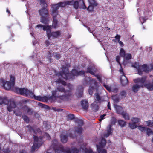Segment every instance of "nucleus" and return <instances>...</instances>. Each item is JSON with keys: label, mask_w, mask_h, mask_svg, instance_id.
I'll return each instance as SVG.
<instances>
[{"label": "nucleus", "mask_w": 153, "mask_h": 153, "mask_svg": "<svg viewBox=\"0 0 153 153\" xmlns=\"http://www.w3.org/2000/svg\"><path fill=\"white\" fill-rule=\"evenodd\" d=\"M103 86L109 92H111V87L108 85H105V84H103Z\"/></svg>", "instance_id": "obj_45"}, {"label": "nucleus", "mask_w": 153, "mask_h": 153, "mask_svg": "<svg viewBox=\"0 0 153 153\" xmlns=\"http://www.w3.org/2000/svg\"><path fill=\"white\" fill-rule=\"evenodd\" d=\"M10 80L11 82V83H13V85H14L15 83V78L14 76L11 75L10 77Z\"/></svg>", "instance_id": "obj_50"}, {"label": "nucleus", "mask_w": 153, "mask_h": 153, "mask_svg": "<svg viewBox=\"0 0 153 153\" xmlns=\"http://www.w3.org/2000/svg\"><path fill=\"white\" fill-rule=\"evenodd\" d=\"M99 153H107V152L105 150H103L102 151H99Z\"/></svg>", "instance_id": "obj_57"}, {"label": "nucleus", "mask_w": 153, "mask_h": 153, "mask_svg": "<svg viewBox=\"0 0 153 153\" xmlns=\"http://www.w3.org/2000/svg\"><path fill=\"white\" fill-rule=\"evenodd\" d=\"M39 13L41 16V22L44 24H47L48 20L47 17L48 15V10L45 8H43L39 10Z\"/></svg>", "instance_id": "obj_9"}, {"label": "nucleus", "mask_w": 153, "mask_h": 153, "mask_svg": "<svg viewBox=\"0 0 153 153\" xmlns=\"http://www.w3.org/2000/svg\"><path fill=\"white\" fill-rule=\"evenodd\" d=\"M82 128L81 126H79L76 129L75 131H74L72 129H70L68 131V135L70 137L74 138L76 137V133L80 134L82 133Z\"/></svg>", "instance_id": "obj_13"}, {"label": "nucleus", "mask_w": 153, "mask_h": 153, "mask_svg": "<svg viewBox=\"0 0 153 153\" xmlns=\"http://www.w3.org/2000/svg\"><path fill=\"white\" fill-rule=\"evenodd\" d=\"M120 57L119 56H117L116 58V61L118 63H119V64L120 65V69H121V68L122 69V67H121V64L120 63V62H119V60H120Z\"/></svg>", "instance_id": "obj_51"}, {"label": "nucleus", "mask_w": 153, "mask_h": 153, "mask_svg": "<svg viewBox=\"0 0 153 153\" xmlns=\"http://www.w3.org/2000/svg\"><path fill=\"white\" fill-rule=\"evenodd\" d=\"M146 131L147 135L148 136L153 134V132L150 129L147 128Z\"/></svg>", "instance_id": "obj_40"}, {"label": "nucleus", "mask_w": 153, "mask_h": 153, "mask_svg": "<svg viewBox=\"0 0 153 153\" xmlns=\"http://www.w3.org/2000/svg\"><path fill=\"white\" fill-rule=\"evenodd\" d=\"M131 121L135 124L139 123L140 122V119L137 117H133L131 119Z\"/></svg>", "instance_id": "obj_31"}, {"label": "nucleus", "mask_w": 153, "mask_h": 153, "mask_svg": "<svg viewBox=\"0 0 153 153\" xmlns=\"http://www.w3.org/2000/svg\"><path fill=\"white\" fill-rule=\"evenodd\" d=\"M97 70L96 68L94 65H90L88 68L86 72L90 73L91 74L96 77L99 81L101 83H102L101 76L100 74H95Z\"/></svg>", "instance_id": "obj_11"}, {"label": "nucleus", "mask_w": 153, "mask_h": 153, "mask_svg": "<svg viewBox=\"0 0 153 153\" xmlns=\"http://www.w3.org/2000/svg\"><path fill=\"white\" fill-rule=\"evenodd\" d=\"M88 30L91 33H92L94 31L93 30H91L90 28H88Z\"/></svg>", "instance_id": "obj_62"}, {"label": "nucleus", "mask_w": 153, "mask_h": 153, "mask_svg": "<svg viewBox=\"0 0 153 153\" xmlns=\"http://www.w3.org/2000/svg\"><path fill=\"white\" fill-rule=\"evenodd\" d=\"M84 83L86 84L89 83L91 84L88 90V92L90 95H92L94 89L96 88L97 87V82L95 80L93 79L91 80L89 77H86L85 78Z\"/></svg>", "instance_id": "obj_7"}, {"label": "nucleus", "mask_w": 153, "mask_h": 153, "mask_svg": "<svg viewBox=\"0 0 153 153\" xmlns=\"http://www.w3.org/2000/svg\"><path fill=\"white\" fill-rule=\"evenodd\" d=\"M120 72L122 74L120 78V80L122 85L124 86L126 85L128 82V80L126 76H124L123 69H120Z\"/></svg>", "instance_id": "obj_16"}, {"label": "nucleus", "mask_w": 153, "mask_h": 153, "mask_svg": "<svg viewBox=\"0 0 153 153\" xmlns=\"http://www.w3.org/2000/svg\"><path fill=\"white\" fill-rule=\"evenodd\" d=\"M48 122L45 121L43 123V125L46 128V129L50 127V125L48 124Z\"/></svg>", "instance_id": "obj_48"}, {"label": "nucleus", "mask_w": 153, "mask_h": 153, "mask_svg": "<svg viewBox=\"0 0 153 153\" xmlns=\"http://www.w3.org/2000/svg\"><path fill=\"white\" fill-rule=\"evenodd\" d=\"M132 67L137 69L138 74L142 75L143 74L142 69L146 72H148L151 69L153 70V63L148 65L144 64L141 66L138 62H135L132 65Z\"/></svg>", "instance_id": "obj_4"}, {"label": "nucleus", "mask_w": 153, "mask_h": 153, "mask_svg": "<svg viewBox=\"0 0 153 153\" xmlns=\"http://www.w3.org/2000/svg\"><path fill=\"white\" fill-rule=\"evenodd\" d=\"M116 119L114 117H112L111 119V125H114L116 123Z\"/></svg>", "instance_id": "obj_49"}, {"label": "nucleus", "mask_w": 153, "mask_h": 153, "mask_svg": "<svg viewBox=\"0 0 153 153\" xmlns=\"http://www.w3.org/2000/svg\"><path fill=\"white\" fill-rule=\"evenodd\" d=\"M10 150L9 148H7L4 149V152L5 153H9L10 152Z\"/></svg>", "instance_id": "obj_54"}, {"label": "nucleus", "mask_w": 153, "mask_h": 153, "mask_svg": "<svg viewBox=\"0 0 153 153\" xmlns=\"http://www.w3.org/2000/svg\"><path fill=\"white\" fill-rule=\"evenodd\" d=\"M147 19H145L143 17L141 16V15H140V20L142 24H143L144 22V21H145Z\"/></svg>", "instance_id": "obj_44"}, {"label": "nucleus", "mask_w": 153, "mask_h": 153, "mask_svg": "<svg viewBox=\"0 0 153 153\" xmlns=\"http://www.w3.org/2000/svg\"><path fill=\"white\" fill-rule=\"evenodd\" d=\"M132 57L131 55L129 53H126L125 56L123 57L124 59V61L123 64L125 65L126 63L125 62V60H128L131 59Z\"/></svg>", "instance_id": "obj_30"}, {"label": "nucleus", "mask_w": 153, "mask_h": 153, "mask_svg": "<svg viewBox=\"0 0 153 153\" xmlns=\"http://www.w3.org/2000/svg\"><path fill=\"white\" fill-rule=\"evenodd\" d=\"M44 137H46L47 139H49L50 138V135L49 134L47 133H45L44 135Z\"/></svg>", "instance_id": "obj_53"}, {"label": "nucleus", "mask_w": 153, "mask_h": 153, "mask_svg": "<svg viewBox=\"0 0 153 153\" xmlns=\"http://www.w3.org/2000/svg\"><path fill=\"white\" fill-rule=\"evenodd\" d=\"M40 4L42 7L43 8L46 7L47 6V5L44 0H41L40 1Z\"/></svg>", "instance_id": "obj_36"}, {"label": "nucleus", "mask_w": 153, "mask_h": 153, "mask_svg": "<svg viewBox=\"0 0 153 153\" xmlns=\"http://www.w3.org/2000/svg\"><path fill=\"white\" fill-rule=\"evenodd\" d=\"M0 83L4 87V89L6 90H9L11 87H13V83H11L10 82L6 81L3 79L1 80Z\"/></svg>", "instance_id": "obj_15"}, {"label": "nucleus", "mask_w": 153, "mask_h": 153, "mask_svg": "<svg viewBox=\"0 0 153 153\" xmlns=\"http://www.w3.org/2000/svg\"><path fill=\"white\" fill-rule=\"evenodd\" d=\"M140 79V78H137L134 80V81L135 83H137L134 85L132 87V89L133 91L134 92H137L139 90L140 88L143 87V86H141V84L139 82H135L136 80L137 79Z\"/></svg>", "instance_id": "obj_21"}, {"label": "nucleus", "mask_w": 153, "mask_h": 153, "mask_svg": "<svg viewBox=\"0 0 153 153\" xmlns=\"http://www.w3.org/2000/svg\"><path fill=\"white\" fill-rule=\"evenodd\" d=\"M81 104L83 108L86 110L88 108V102L86 100H83L81 102Z\"/></svg>", "instance_id": "obj_25"}, {"label": "nucleus", "mask_w": 153, "mask_h": 153, "mask_svg": "<svg viewBox=\"0 0 153 153\" xmlns=\"http://www.w3.org/2000/svg\"><path fill=\"white\" fill-rule=\"evenodd\" d=\"M4 103L7 105V109L9 112L12 111L13 109L15 108L16 106V105L14 101L10 100L8 101L6 99L0 96V105Z\"/></svg>", "instance_id": "obj_6"}, {"label": "nucleus", "mask_w": 153, "mask_h": 153, "mask_svg": "<svg viewBox=\"0 0 153 153\" xmlns=\"http://www.w3.org/2000/svg\"><path fill=\"white\" fill-rule=\"evenodd\" d=\"M45 44L47 46H48L50 45V42L48 40L45 41Z\"/></svg>", "instance_id": "obj_56"}, {"label": "nucleus", "mask_w": 153, "mask_h": 153, "mask_svg": "<svg viewBox=\"0 0 153 153\" xmlns=\"http://www.w3.org/2000/svg\"><path fill=\"white\" fill-rule=\"evenodd\" d=\"M53 17V27L54 28H56L57 27L58 24V21L57 19L56 18V16H56H53L52 15Z\"/></svg>", "instance_id": "obj_32"}, {"label": "nucleus", "mask_w": 153, "mask_h": 153, "mask_svg": "<svg viewBox=\"0 0 153 153\" xmlns=\"http://www.w3.org/2000/svg\"><path fill=\"white\" fill-rule=\"evenodd\" d=\"M63 134H62L61 135L60 138L62 142L64 143H66L67 141V137L65 135H64V134H67V131H64L63 132Z\"/></svg>", "instance_id": "obj_24"}, {"label": "nucleus", "mask_w": 153, "mask_h": 153, "mask_svg": "<svg viewBox=\"0 0 153 153\" xmlns=\"http://www.w3.org/2000/svg\"><path fill=\"white\" fill-rule=\"evenodd\" d=\"M47 54V55L46 58L48 59L49 61L50 62H51V56H54L57 59H59L60 57L59 54L56 53H54L53 52V53H52L50 51H48Z\"/></svg>", "instance_id": "obj_18"}, {"label": "nucleus", "mask_w": 153, "mask_h": 153, "mask_svg": "<svg viewBox=\"0 0 153 153\" xmlns=\"http://www.w3.org/2000/svg\"><path fill=\"white\" fill-rule=\"evenodd\" d=\"M37 43V41L36 40H35L34 41H33V45H34L35 44H36Z\"/></svg>", "instance_id": "obj_59"}, {"label": "nucleus", "mask_w": 153, "mask_h": 153, "mask_svg": "<svg viewBox=\"0 0 153 153\" xmlns=\"http://www.w3.org/2000/svg\"><path fill=\"white\" fill-rule=\"evenodd\" d=\"M117 112L120 114H121L123 112V110L122 107L121 106L116 105L115 106Z\"/></svg>", "instance_id": "obj_28"}, {"label": "nucleus", "mask_w": 153, "mask_h": 153, "mask_svg": "<svg viewBox=\"0 0 153 153\" xmlns=\"http://www.w3.org/2000/svg\"><path fill=\"white\" fill-rule=\"evenodd\" d=\"M83 88L80 86L78 87L76 92V94L78 97H81L83 94Z\"/></svg>", "instance_id": "obj_23"}, {"label": "nucleus", "mask_w": 153, "mask_h": 153, "mask_svg": "<svg viewBox=\"0 0 153 153\" xmlns=\"http://www.w3.org/2000/svg\"><path fill=\"white\" fill-rule=\"evenodd\" d=\"M22 118L27 123L29 122V118L27 116L25 115L22 116Z\"/></svg>", "instance_id": "obj_47"}, {"label": "nucleus", "mask_w": 153, "mask_h": 153, "mask_svg": "<svg viewBox=\"0 0 153 153\" xmlns=\"http://www.w3.org/2000/svg\"><path fill=\"white\" fill-rule=\"evenodd\" d=\"M147 128L146 127H143L140 126L138 127V128L142 132H144L146 131Z\"/></svg>", "instance_id": "obj_38"}, {"label": "nucleus", "mask_w": 153, "mask_h": 153, "mask_svg": "<svg viewBox=\"0 0 153 153\" xmlns=\"http://www.w3.org/2000/svg\"><path fill=\"white\" fill-rule=\"evenodd\" d=\"M20 153H27V152L25 150H23L20 151Z\"/></svg>", "instance_id": "obj_64"}, {"label": "nucleus", "mask_w": 153, "mask_h": 153, "mask_svg": "<svg viewBox=\"0 0 153 153\" xmlns=\"http://www.w3.org/2000/svg\"><path fill=\"white\" fill-rule=\"evenodd\" d=\"M23 109L25 112H26L28 114H31L32 113L33 110L32 109L29 108L26 106H24L23 107Z\"/></svg>", "instance_id": "obj_29"}, {"label": "nucleus", "mask_w": 153, "mask_h": 153, "mask_svg": "<svg viewBox=\"0 0 153 153\" xmlns=\"http://www.w3.org/2000/svg\"><path fill=\"white\" fill-rule=\"evenodd\" d=\"M27 127L29 131L30 132H33L35 134L39 133V134H40L41 133L40 132L41 131L40 129H37L36 130H34L33 129V128L30 125L27 126Z\"/></svg>", "instance_id": "obj_26"}, {"label": "nucleus", "mask_w": 153, "mask_h": 153, "mask_svg": "<svg viewBox=\"0 0 153 153\" xmlns=\"http://www.w3.org/2000/svg\"><path fill=\"white\" fill-rule=\"evenodd\" d=\"M53 110H55L56 111H60V109H57L56 108H53Z\"/></svg>", "instance_id": "obj_60"}, {"label": "nucleus", "mask_w": 153, "mask_h": 153, "mask_svg": "<svg viewBox=\"0 0 153 153\" xmlns=\"http://www.w3.org/2000/svg\"><path fill=\"white\" fill-rule=\"evenodd\" d=\"M82 143H83L81 139L80 140V142H79V143L80 146V149H77L75 148L72 147L71 148V151L70 150L71 152H72V153H82V151H84L82 146Z\"/></svg>", "instance_id": "obj_17"}, {"label": "nucleus", "mask_w": 153, "mask_h": 153, "mask_svg": "<svg viewBox=\"0 0 153 153\" xmlns=\"http://www.w3.org/2000/svg\"><path fill=\"white\" fill-rule=\"evenodd\" d=\"M70 66L69 64H67L65 66H63L61 72L57 73L54 70L53 71V73H52V74L56 75V78L58 77L56 82L62 84L65 87L62 86L57 87L56 89L52 91V96L48 97L44 96L42 97L40 96H36L34 94L33 91L25 88H19L16 87L15 91L18 94L34 98L40 101L45 102L49 100L52 102L60 103L62 101H68L72 96L73 94L71 91L73 89L74 86L69 84L66 85V82L63 81L62 79L72 80L74 78L75 76L84 75L85 74L84 71L79 72L76 69H73L71 73H69L68 68Z\"/></svg>", "instance_id": "obj_1"}, {"label": "nucleus", "mask_w": 153, "mask_h": 153, "mask_svg": "<svg viewBox=\"0 0 153 153\" xmlns=\"http://www.w3.org/2000/svg\"><path fill=\"white\" fill-rule=\"evenodd\" d=\"M36 27L38 28L39 27L43 28L44 30L46 31L47 37L49 39L51 37H53L54 38H56L59 37L61 35V32L59 31L51 33V29L52 27V26L51 25H43L39 24L37 25Z\"/></svg>", "instance_id": "obj_2"}, {"label": "nucleus", "mask_w": 153, "mask_h": 153, "mask_svg": "<svg viewBox=\"0 0 153 153\" xmlns=\"http://www.w3.org/2000/svg\"><path fill=\"white\" fill-rule=\"evenodd\" d=\"M152 49V48L151 47H149L147 48V51H151Z\"/></svg>", "instance_id": "obj_63"}, {"label": "nucleus", "mask_w": 153, "mask_h": 153, "mask_svg": "<svg viewBox=\"0 0 153 153\" xmlns=\"http://www.w3.org/2000/svg\"><path fill=\"white\" fill-rule=\"evenodd\" d=\"M146 79V77L144 76L141 79H138L135 81L136 82H139L141 84V86L146 87L149 91L153 90V80L151 83L145 84V82Z\"/></svg>", "instance_id": "obj_8"}, {"label": "nucleus", "mask_w": 153, "mask_h": 153, "mask_svg": "<svg viewBox=\"0 0 153 153\" xmlns=\"http://www.w3.org/2000/svg\"><path fill=\"white\" fill-rule=\"evenodd\" d=\"M34 143L31 148V150L33 151L39 148L43 143L42 138L41 137L38 138L34 135Z\"/></svg>", "instance_id": "obj_10"}, {"label": "nucleus", "mask_w": 153, "mask_h": 153, "mask_svg": "<svg viewBox=\"0 0 153 153\" xmlns=\"http://www.w3.org/2000/svg\"><path fill=\"white\" fill-rule=\"evenodd\" d=\"M14 113L17 116H21L22 114V113L20 110L17 109L14 110Z\"/></svg>", "instance_id": "obj_39"}, {"label": "nucleus", "mask_w": 153, "mask_h": 153, "mask_svg": "<svg viewBox=\"0 0 153 153\" xmlns=\"http://www.w3.org/2000/svg\"><path fill=\"white\" fill-rule=\"evenodd\" d=\"M112 99L115 102H117L119 101V98L117 97L116 95L112 96Z\"/></svg>", "instance_id": "obj_42"}, {"label": "nucleus", "mask_w": 153, "mask_h": 153, "mask_svg": "<svg viewBox=\"0 0 153 153\" xmlns=\"http://www.w3.org/2000/svg\"><path fill=\"white\" fill-rule=\"evenodd\" d=\"M71 1H73V2L72 4L74 8L76 9H77L79 7L80 8L85 9L86 7L84 3L83 0H76V1H74V0H72Z\"/></svg>", "instance_id": "obj_14"}, {"label": "nucleus", "mask_w": 153, "mask_h": 153, "mask_svg": "<svg viewBox=\"0 0 153 153\" xmlns=\"http://www.w3.org/2000/svg\"><path fill=\"white\" fill-rule=\"evenodd\" d=\"M73 2V1H68L64 2H60L56 4L51 5L52 8V15L56 16L58 15V9L60 7H64L67 5H71Z\"/></svg>", "instance_id": "obj_5"}, {"label": "nucleus", "mask_w": 153, "mask_h": 153, "mask_svg": "<svg viewBox=\"0 0 153 153\" xmlns=\"http://www.w3.org/2000/svg\"><path fill=\"white\" fill-rule=\"evenodd\" d=\"M126 92L124 91H122L120 94V97L121 98H123L124 97H125L126 95Z\"/></svg>", "instance_id": "obj_41"}, {"label": "nucleus", "mask_w": 153, "mask_h": 153, "mask_svg": "<svg viewBox=\"0 0 153 153\" xmlns=\"http://www.w3.org/2000/svg\"><path fill=\"white\" fill-rule=\"evenodd\" d=\"M89 3V5L87 10L89 12H92L93 11V9L94 6L97 5V3L96 2L95 0H88Z\"/></svg>", "instance_id": "obj_19"}, {"label": "nucleus", "mask_w": 153, "mask_h": 153, "mask_svg": "<svg viewBox=\"0 0 153 153\" xmlns=\"http://www.w3.org/2000/svg\"><path fill=\"white\" fill-rule=\"evenodd\" d=\"M96 100L93 103L91 104V107L94 109L95 111H97L99 109V105L98 103H100L102 102V100L98 94H97L95 97Z\"/></svg>", "instance_id": "obj_12"}, {"label": "nucleus", "mask_w": 153, "mask_h": 153, "mask_svg": "<svg viewBox=\"0 0 153 153\" xmlns=\"http://www.w3.org/2000/svg\"><path fill=\"white\" fill-rule=\"evenodd\" d=\"M118 91V89L116 87H111V92L117 93Z\"/></svg>", "instance_id": "obj_46"}, {"label": "nucleus", "mask_w": 153, "mask_h": 153, "mask_svg": "<svg viewBox=\"0 0 153 153\" xmlns=\"http://www.w3.org/2000/svg\"><path fill=\"white\" fill-rule=\"evenodd\" d=\"M119 53L120 56L123 57L126 54L125 51L122 48L120 49Z\"/></svg>", "instance_id": "obj_37"}, {"label": "nucleus", "mask_w": 153, "mask_h": 153, "mask_svg": "<svg viewBox=\"0 0 153 153\" xmlns=\"http://www.w3.org/2000/svg\"><path fill=\"white\" fill-rule=\"evenodd\" d=\"M120 35L117 34L115 37V39H113V41L115 43L118 42L121 47H123L124 46V44L123 42L120 40Z\"/></svg>", "instance_id": "obj_22"}, {"label": "nucleus", "mask_w": 153, "mask_h": 153, "mask_svg": "<svg viewBox=\"0 0 153 153\" xmlns=\"http://www.w3.org/2000/svg\"><path fill=\"white\" fill-rule=\"evenodd\" d=\"M129 125L130 128L131 129H135L137 127V126L136 124L134 123H129Z\"/></svg>", "instance_id": "obj_35"}, {"label": "nucleus", "mask_w": 153, "mask_h": 153, "mask_svg": "<svg viewBox=\"0 0 153 153\" xmlns=\"http://www.w3.org/2000/svg\"><path fill=\"white\" fill-rule=\"evenodd\" d=\"M36 56H37V55H35L33 56H30L29 58H30V59H32L33 58H34V57H35Z\"/></svg>", "instance_id": "obj_61"}, {"label": "nucleus", "mask_w": 153, "mask_h": 153, "mask_svg": "<svg viewBox=\"0 0 153 153\" xmlns=\"http://www.w3.org/2000/svg\"><path fill=\"white\" fill-rule=\"evenodd\" d=\"M107 107H108V109H109L111 110V107H110V103L109 102H108V103Z\"/></svg>", "instance_id": "obj_58"}, {"label": "nucleus", "mask_w": 153, "mask_h": 153, "mask_svg": "<svg viewBox=\"0 0 153 153\" xmlns=\"http://www.w3.org/2000/svg\"><path fill=\"white\" fill-rule=\"evenodd\" d=\"M106 115L105 114H103V115H102L100 116V118L99 119V120L100 121H101L104 118V117Z\"/></svg>", "instance_id": "obj_55"}, {"label": "nucleus", "mask_w": 153, "mask_h": 153, "mask_svg": "<svg viewBox=\"0 0 153 153\" xmlns=\"http://www.w3.org/2000/svg\"><path fill=\"white\" fill-rule=\"evenodd\" d=\"M51 147L55 150V153H71L70 148H64L62 145H59L57 140L55 139L52 141V144Z\"/></svg>", "instance_id": "obj_3"}, {"label": "nucleus", "mask_w": 153, "mask_h": 153, "mask_svg": "<svg viewBox=\"0 0 153 153\" xmlns=\"http://www.w3.org/2000/svg\"><path fill=\"white\" fill-rule=\"evenodd\" d=\"M68 117L70 119H73L74 118V116L73 114H69L68 115Z\"/></svg>", "instance_id": "obj_52"}, {"label": "nucleus", "mask_w": 153, "mask_h": 153, "mask_svg": "<svg viewBox=\"0 0 153 153\" xmlns=\"http://www.w3.org/2000/svg\"><path fill=\"white\" fill-rule=\"evenodd\" d=\"M119 124L122 127H124L126 124V122L123 120H118Z\"/></svg>", "instance_id": "obj_33"}, {"label": "nucleus", "mask_w": 153, "mask_h": 153, "mask_svg": "<svg viewBox=\"0 0 153 153\" xmlns=\"http://www.w3.org/2000/svg\"><path fill=\"white\" fill-rule=\"evenodd\" d=\"M106 144V140L104 138L102 139L101 142L100 143L99 145L97 146V149L98 153L99 151H102V150H105L102 148L104 147Z\"/></svg>", "instance_id": "obj_20"}, {"label": "nucleus", "mask_w": 153, "mask_h": 153, "mask_svg": "<svg viewBox=\"0 0 153 153\" xmlns=\"http://www.w3.org/2000/svg\"><path fill=\"white\" fill-rule=\"evenodd\" d=\"M121 114L125 120H128L129 119V115L126 112H123Z\"/></svg>", "instance_id": "obj_34"}, {"label": "nucleus", "mask_w": 153, "mask_h": 153, "mask_svg": "<svg viewBox=\"0 0 153 153\" xmlns=\"http://www.w3.org/2000/svg\"><path fill=\"white\" fill-rule=\"evenodd\" d=\"M112 131L111 126V125H109L107 128V129L106 132L104 134V136L106 137H108L112 133Z\"/></svg>", "instance_id": "obj_27"}, {"label": "nucleus", "mask_w": 153, "mask_h": 153, "mask_svg": "<svg viewBox=\"0 0 153 153\" xmlns=\"http://www.w3.org/2000/svg\"><path fill=\"white\" fill-rule=\"evenodd\" d=\"M146 124L148 126H153V122L151 120H148L146 121Z\"/></svg>", "instance_id": "obj_43"}]
</instances>
